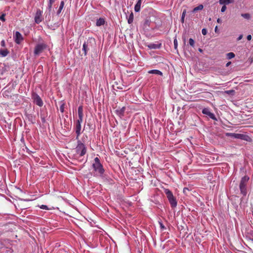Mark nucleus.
<instances>
[{"mask_svg":"<svg viewBox=\"0 0 253 253\" xmlns=\"http://www.w3.org/2000/svg\"><path fill=\"white\" fill-rule=\"evenodd\" d=\"M95 41L94 38H89L85 42L83 46V50L84 52V55L85 56L87 54V51L90 49H94L95 47Z\"/></svg>","mask_w":253,"mask_h":253,"instance_id":"1","label":"nucleus"},{"mask_svg":"<svg viewBox=\"0 0 253 253\" xmlns=\"http://www.w3.org/2000/svg\"><path fill=\"white\" fill-rule=\"evenodd\" d=\"M92 168L94 170L97 172L100 176H102L105 170L102 165L101 164L99 159L96 157L94 159V163L92 164Z\"/></svg>","mask_w":253,"mask_h":253,"instance_id":"2","label":"nucleus"},{"mask_svg":"<svg viewBox=\"0 0 253 253\" xmlns=\"http://www.w3.org/2000/svg\"><path fill=\"white\" fill-rule=\"evenodd\" d=\"M164 192L166 195L169 202L172 208H174L177 206V202L176 198L173 196L171 191L168 189L164 188Z\"/></svg>","mask_w":253,"mask_h":253,"instance_id":"3","label":"nucleus"},{"mask_svg":"<svg viewBox=\"0 0 253 253\" xmlns=\"http://www.w3.org/2000/svg\"><path fill=\"white\" fill-rule=\"evenodd\" d=\"M249 180V177L247 175H245L242 178L240 183L239 187L241 193L244 196H246L247 193L246 186Z\"/></svg>","mask_w":253,"mask_h":253,"instance_id":"4","label":"nucleus"},{"mask_svg":"<svg viewBox=\"0 0 253 253\" xmlns=\"http://www.w3.org/2000/svg\"><path fill=\"white\" fill-rule=\"evenodd\" d=\"M77 154L80 156H83L86 153V147L81 141H78V145L76 148Z\"/></svg>","mask_w":253,"mask_h":253,"instance_id":"5","label":"nucleus"},{"mask_svg":"<svg viewBox=\"0 0 253 253\" xmlns=\"http://www.w3.org/2000/svg\"><path fill=\"white\" fill-rule=\"evenodd\" d=\"M47 48V45L44 43H39L37 44L34 49V54L38 55L41 53L44 49Z\"/></svg>","mask_w":253,"mask_h":253,"instance_id":"6","label":"nucleus"},{"mask_svg":"<svg viewBox=\"0 0 253 253\" xmlns=\"http://www.w3.org/2000/svg\"><path fill=\"white\" fill-rule=\"evenodd\" d=\"M83 120L81 119H78L76 121V124H75V131L77 134V139L79 138V137L80 136L81 132V124L83 123Z\"/></svg>","mask_w":253,"mask_h":253,"instance_id":"7","label":"nucleus"},{"mask_svg":"<svg viewBox=\"0 0 253 253\" xmlns=\"http://www.w3.org/2000/svg\"><path fill=\"white\" fill-rule=\"evenodd\" d=\"M32 99H33L34 103L40 107L43 105V102L40 96L37 93H34L32 94Z\"/></svg>","mask_w":253,"mask_h":253,"instance_id":"8","label":"nucleus"},{"mask_svg":"<svg viewBox=\"0 0 253 253\" xmlns=\"http://www.w3.org/2000/svg\"><path fill=\"white\" fill-rule=\"evenodd\" d=\"M159 225L161 228V231L163 232V234L161 235V240H164L165 239L169 238V233L166 231L167 228L166 227L160 222H159Z\"/></svg>","mask_w":253,"mask_h":253,"instance_id":"9","label":"nucleus"},{"mask_svg":"<svg viewBox=\"0 0 253 253\" xmlns=\"http://www.w3.org/2000/svg\"><path fill=\"white\" fill-rule=\"evenodd\" d=\"M42 13V11H41L40 9H38L37 10L35 16V21L36 23L39 24L42 21L43 17Z\"/></svg>","mask_w":253,"mask_h":253,"instance_id":"10","label":"nucleus"},{"mask_svg":"<svg viewBox=\"0 0 253 253\" xmlns=\"http://www.w3.org/2000/svg\"><path fill=\"white\" fill-rule=\"evenodd\" d=\"M15 42L17 44H20L21 42L23 41V38L21 33L18 31H16L15 35L13 36Z\"/></svg>","mask_w":253,"mask_h":253,"instance_id":"11","label":"nucleus"},{"mask_svg":"<svg viewBox=\"0 0 253 253\" xmlns=\"http://www.w3.org/2000/svg\"><path fill=\"white\" fill-rule=\"evenodd\" d=\"M202 113L208 116L210 118L213 120H217L215 115L212 113L211 112L209 108H205L202 110Z\"/></svg>","mask_w":253,"mask_h":253,"instance_id":"12","label":"nucleus"},{"mask_svg":"<svg viewBox=\"0 0 253 253\" xmlns=\"http://www.w3.org/2000/svg\"><path fill=\"white\" fill-rule=\"evenodd\" d=\"M78 114L79 118L78 119L83 120L84 113H83V107L80 106L78 109Z\"/></svg>","mask_w":253,"mask_h":253,"instance_id":"13","label":"nucleus"},{"mask_svg":"<svg viewBox=\"0 0 253 253\" xmlns=\"http://www.w3.org/2000/svg\"><path fill=\"white\" fill-rule=\"evenodd\" d=\"M234 0H219V3L221 5H225L233 3Z\"/></svg>","mask_w":253,"mask_h":253,"instance_id":"14","label":"nucleus"},{"mask_svg":"<svg viewBox=\"0 0 253 253\" xmlns=\"http://www.w3.org/2000/svg\"><path fill=\"white\" fill-rule=\"evenodd\" d=\"M105 23V19L103 18H100L97 20L96 25L97 26H100L103 25Z\"/></svg>","mask_w":253,"mask_h":253,"instance_id":"15","label":"nucleus"},{"mask_svg":"<svg viewBox=\"0 0 253 253\" xmlns=\"http://www.w3.org/2000/svg\"><path fill=\"white\" fill-rule=\"evenodd\" d=\"M142 0H138L134 6V10L135 12H139L140 10Z\"/></svg>","mask_w":253,"mask_h":253,"instance_id":"16","label":"nucleus"},{"mask_svg":"<svg viewBox=\"0 0 253 253\" xmlns=\"http://www.w3.org/2000/svg\"><path fill=\"white\" fill-rule=\"evenodd\" d=\"M9 53V51L7 49H0V55L2 57L6 56Z\"/></svg>","mask_w":253,"mask_h":253,"instance_id":"17","label":"nucleus"},{"mask_svg":"<svg viewBox=\"0 0 253 253\" xmlns=\"http://www.w3.org/2000/svg\"><path fill=\"white\" fill-rule=\"evenodd\" d=\"M64 1H61L60 2V4L59 5L58 10H57V14L58 15H59L61 13V11L62 10L63 7H64Z\"/></svg>","mask_w":253,"mask_h":253,"instance_id":"18","label":"nucleus"},{"mask_svg":"<svg viewBox=\"0 0 253 253\" xmlns=\"http://www.w3.org/2000/svg\"><path fill=\"white\" fill-rule=\"evenodd\" d=\"M204 8V6L202 4H200L199 5H198V6L195 7L193 10H192V12L193 13H195L198 10H201L203 9Z\"/></svg>","mask_w":253,"mask_h":253,"instance_id":"19","label":"nucleus"},{"mask_svg":"<svg viewBox=\"0 0 253 253\" xmlns=\"http://www.w3.org/2000/svg\"><path fill=\"white\" fill-rule=\"evenodd\" d=\"M227 135L228 136H232L236 138H241L242 135L240 134H236V133H227Z\"/></svg>","mask_w":253,"mask_h":253,"instance_id":"20","label":"nucleus"},{"mask_svg":"<svg viewBox=\"0 0 253 253\" xmlns=\"http://www.w3.org/2000/svg\"><path fill=\"white\" fill-rule=\"evenodd\" d=\"M226 56L228 59H230L235 57V54L233 52H229L226 54Z\"/></svg>","mask_w":253,"mask_h":253,"instance_id":"21","label":"nucleus"},{"mask_svg":"<svg viewBox=\"0 0 253 253\" xmlns=\"http://www.w3.org/2000/svg\"><path fill=\"white\" fill-rule=\"evenodd\" d=\"M55 0H49V3L48 4V8L49 10H51L52 8V4L55 2Z\"/></svg>","mask_w":253,"mask_h":253,"instance_id":"22","label":"nucleus"},{"mask_svg":"<svg viewBox=\"0 0 253 253\" xmlns=\"http://www.w3.org/2000/svg\"><path fill=\"white\" fill-rule=\"evenodd\" d=\"M186 10L184 9L183 11V12H182V14L181 18V22L182 23H184V18H185V15H186Z\"/></svg>","mask_w":253,"mask_h":253,"instance_id":"23","label":"nucleus"},{"mask_svg":"<svg viewBox=\"0 0 253 253\" xmlns=\"http://www.w3.org/2000/svg\"><path fill=\"white\" fill-rule=\"evenodd\" d=\"M133 14L131 12L129 16V18L128 19V23L129 24H131L133 22Z\"/></svg>","mask_w":253,"mask_h":253,"instance_id":"24","label":"nucleus"},{"mask_svg":"<svg viewBox=\"0 0 253 253\" xmlns=\"http://www.w3.org/2000/svg\"><path fill=\"white\" fill-rule=\"evenodd\" d=\"M241 16L245 19H249L251 18V15L249 13H243Z\"/></svg>","mask_w":253,"mask_h":253,"instance_id":"25","label":"nucleus"},{"mask_svg":"<svg viewBox=\"0 0 253 253\" xmlns=\"http://www.w3.org/2000/svg\"><path fill=\"white\" fill-rule=\"evenodd\" d=\"M189 44L192 46V47H194V45H195V41L193 39H191L190 38L189 40Z\"/></svg>","mask_w":253,"mask_h":253,"instance_id":"26","label":"nucleus"},{"mask_svg":"<svg viewBox=\"0 0 253 253\" xmlns=\"http://www.w3.org/2000/svg\"><path fill=\"white\" fill-rule=\"evenodd\" d=\"M148 47L151 49H156L158 47V45L155 44H150L148 45Z\"/></svg>","mask_w":253,"mask_h":253,"instance_id":"27","label":"nucleus"},{"mask_svg":"<svg viewBox=\"0 0 253 253\" xmlns=\"http://www.w3.org/2000/svg\"><path fill=\"white\" fill-rule=\"evenodd\" d=\"M149 74H155L158 75V70H150L148 72Z\"/></svg>","mask_w":253,"mask_h":253,"instance_id":"28","label":"nucleus"},{"mask_svg":"<svg viewBox=\"0 0 253 253\" xmlns=\"http://www.w3.org/2000/svg\"><path fill=\"white\" fill-rule=\"evenodd\" d=\"M5 14H2L0 16V20L2 21L3 22H4L5 21Z\"/></svg>","mask_w":253,"mask_h":253,"instance_id":"29","label":"nucleus"},{"mask_svg":"<svg viewBox=\"0 0 253 253\" xmlns=\"http://www.w3.org/2000/svg\"><path fill=\"white\" fill-rule=\"evenodd\" d=\"M60 111L62 113H63V112H64V104H62L60 106Z\"/></svg>","mask_w":253,"mask_h":253,"instance_id":"30","label":"nucleus"},{"mask_svg":"<svg viewBox=\"0 0 253 253\" xmlns=\"http://www.w3.org/2000/svg\"><path fill=\"white\" fill-rule=\"evenodd\" d=\"M226 6L225 5H223L221 9V12H224L226 10Z\"/></svg>","mask_w":253,"mask_h":253,"instance_id":"31","label":"nucleus"},{"mask_svg":"<svg viewBox=\"0 0 253 253\" xmlns=\"http://www.w3.org/2000/svg\"><path fill=\"white\" fill-rule=\"evenodd\" d=\"M202 33L203 35H206L207 34V30L204 28L202 30Z\"/></svg>","mask_w":253,"mask_h":253,"instance_id":"32","label":"nucleus"},{"mask_svg":"<svg viewBox=\"0 0 253 253\" xmlns=\"http://www.w3.org/2000/svg\"><path fill=\"white\" fill-rule=\"evenodd\" d=\"M41 208L42 209H43V210L48 209V208H47V206H46V205H42L41 207Z\"/></svg>","mask_w":253,"mask_h":253,"instance_id":"33","label":"nucleus"},{"mask_svg":"<svg viewBox=\"0 0 253 253\" xmlns=\"http://www.w3.org/2000/svg\"><path fill=\"white\" fill-rule=\"evenodd\" d=\"M41 118L42 120V123H44L45 122V119L44 116H42V115H41Z\"/></svg>","mask_w":253,"mask_h":253,"instance_id":"34","label":"nucleus"},{"mask_svg":"<svg viewBox=\"0 0 253 253\" xmlns=\"http://www.w3.org/2000/svg\"><path fill=\"white\" fill-rule=\"evenodd\" d=\"M174 44L175 48H176V47L177 46V42L176 39H175L174 40Z\"/></svg>","mask_w":253,"mask_h":253,"instance_id":"35","label":"nucleus"},{"mask_svg":"<svg viewBox=\"0 0 253 253\" xmlns=\"http://www.w3.org/2000/svg\"><path fill=\"white\" fill-rule=\"evenodd\" d=\"M247 39L248 41H250L252 39V36L251 35H249L247 36Z\"/></svg>","mask_w":253,"mask_h":253,"instance_id":"36","label":"nucleus"},{"mask_svg":"<svg viewBox=\"0 0 253 253\" xmlns=\"http://www.w3.org/2000/svg\"><path fill=\"white\" fill-rule=\"evenodd\" d=\"M125 110V107H123L120 110L121 113L123 114L124 113Z\"/></svg>","mask_w":253,"mask_h":253,"instance_id":"37","label":"nucleus"},{"mask_svg":"<svg viewBox=\"0 0 253 253\" xmlns=\"http://www.w3.org/2000/svg\"><path fill=\"white\" fill-rule=\"evenodd\" d=\"M0 44L2 46H5V42L4 40H2L1 42H0Z\"/></svg>","mask_w":253,"mask_h":253,"instance_id":"38","label":"nucleus"},{"mask_svg":"<svg viewBox=\"0 0 253 253\" xmlns=\"http://www.w3.org/2000/svg\"><path fill=\"white\" fill-rule=\"evenodd\" d=\"M242 38H243V35H240V36H239V37L238 38L237 40H238V41H240V40H241L242 39Z\"/></svg>","mask_w":253,"mask_h":253,"instance_id":"39","label":"nucleus"},{"mask_svg":"<svg viewBox=\"0 0 253 253\" xmlns=\"http://www.w3.org/2000/svg\"><path fill=\"white\" fill-rule=\"evenodd\" d=\"M187 191H189L188 188H184L183 189V192H184V193H186V192Z\"/></svg>","mask_w":253,"mask_h":253,"instance_id":"40","label":"nucleus"},{"mask_svg":"<svg viewBox=\"0 0 253 253\" xmlns=\"http://www.w3.org/2000/svg\"><path fill=\"white\" fill-rule=\"evenodd\" d=\"M231 62H228L226 63V67H228L230 64H231Z\"/></svg>","mask_w":253,"mask_h":253,"instance_id":"41","label":"nucleus"},{"mask_svg":"<svg viewBox=\"0 0 253 253\" xmlns=\"http://www.w3.org/2000/svg\"><path fill=\"white\" fill-rule=\"evenodd\" d=\"M217 22L218 23H220L221 22V20L220 19V18H218L217 19Z\"/></svg>","mask_w":253,"mask_h":253,"instance_id":"42","label":"nucleus"},{"mask_svg":"<svg viewBox=\"0 0 253 253\" xmlns=\"http://www.w3.org/2000/svg\"><path fill=\"white\" fill-rule=\"evenodd\" d=\"M227 93H231V92H234V91L233 90H230L227 91Z\"/></svg>","mask_w":253,"mask_h":253,"instance_id":"43","label":"nucleus"},{"mask_svg":"<svg viewBox=\"0 0 253 253\" xmlns=\"http://www.w3.org/2000/svg\"><path fill=\"white\" fill-rule=\"evenodd\" d=\"M214 31H215V32H216V33L217 32V26H215Z\"/></svg>","mask_w":253,"mask_h":253,"instance_id":"44","label":"nucleus"},{"mask_svg":"<svg viewBox=\"0 0 253 253\" xmlns=\"http://www.w3.org/2000/svg\"><path fill=\"white\" fill-rule=\"evenodd\" d=\"M198 50H199V52H203V50H202L201 48H199V49H198Z\"/></svg>","mask_w":253,"mask_h":253,"instance_id":"45","label":"nucleus"},{"mask_svg":"<svg viewBox=\"0 0 253 253\" xmlns=\"http://www.w3.org/2000/svg\"><path fill=\"white\" fill-rule=\"evenodd\" d=\"M251 240L253 241V234L252 235V238L251 239Z\"/></svg>","mask_w":253,"mask_h":253,"instance_id":"46","label":"nucleus"},{"mask_svg":"<svg viewBox=\"0 0 253 253\" xmlns=\"http://www.w3.org/2000/svg\"><path fill=\"white\" fill-rule=\"evenodd\" d=\"M159 75H162V73L160 71H159Z\"/></svg>","mask_w":253,"mask_h":253,"instance_id":"47","label":"nucleus"},{"mask_svg":"<svg viewBox=\"0 0 253 253\" xmlns=\"http://www.w3.org/2000/svg\"><path fill=\"white\" fill-rule=\"evenodd\" d=\"M117 88H119V89H122L123 88L122 87H121L120 86H118Z\"/></svg>","mask_w":253,"mask_h":253,"instance_id":"48","label":"nucleus"},{"mask_svg":"<svg viewBox=\"0 0 253 253\" xmlns=\"http://www.w3.org/2000/svg\"><path fill=\"white\" fill-rule=\"evenodd\" d=\"M161 45V43H159V48L160 47Z\"/></svg>","mask_w":253,"mask_h":253,"instance_id":"49","label":"nucleus"},{"mask_svg":"<svg viewBox=\"0 0 253 253\" xmlns=\"http://www.w3.org/2000/svg\"><path fill=\"white\" fill-rule=\"evenodd\" d=\"M158 136H157V137H156V139H157V138H158Z\"/></svg>","mask_w":253,"mask_h":253,"instance_id":"50","label":"nucleus"}]
</instances>
